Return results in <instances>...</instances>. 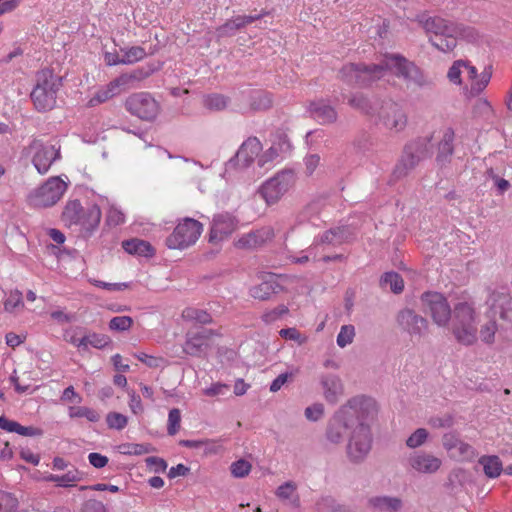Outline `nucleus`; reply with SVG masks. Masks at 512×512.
Masks as SVG:
<instances>
[{
  "mask_svg": "<svg viewBox=\"0 0 512 512\" xmlns=\"http://www.w3.org/2000/svg\"><path fill=\"white\" fill-rule=\"evenodd\" d=\"M387 71L408 84L419 87L428 84L421 69L399 54H386L379 64H346L340 70V78L348 85L364 87L384 77Z\"/></svg>",
  "mask_w": 512,
  "mask_h": 512,
  "instance_id": "nucleus-1",
  "label": "nucleus"
},
{
  "mask_svg": "<svg viewBox=\"0 0 512 512\" xmlns=\"http://www.w3.org/2000/svg\"><path fill=\"white\" fill-rule=\"evenodd\" d=\"M417 21L427 33L430 43L441 52L452 51L459 39L476 42L479 38L474 27L451 22L439 16L420 15Z\"/></svg>",
  "mask_w": 512,
  "mask_h": 512,
  "instance_id": "nucleus-2",
  "label": "nucleus"
},
{
  "mask_svg": "<svg viewBox=\"0 0 512 512\" xmlns=\"http://www.w3.org/2000/svg\"><path fill=\"white\" fill-rule=\"evenodd\" d=\"M487 320L478 328V340L487 346L496 342L497 333L501 334L504 325L512 328V297L492 291L487 300Z\"/></svg>",
  "mask_w": 512,
  "mask_h": 512,
  "instance_id": "nucleus-3",
  "label": "nucleus"
},
{
  "mask_svg": "<svg viewBox=\"0 0 512 512\" xmlns=\"http://www.w3.org/2000/svg\"><path fill=\"white\" fill-rule=\"evenodd\" d=\"M479 316L473 303L462 301L453 307L451 332L457 343L473 346L478 342Z\"/></svg>",
  "mask_w": 512,
  "mask_h": 512,
  "instance_id": "nucleus-4",
  "label": "nucleus"
},
{
  "mask_svg": "<svg viewBox=\"0 0 512 512\" xmlns=\"http://www.w3.org/2000/svg\"><path fill=\"white\" fill-rule=\"evenodd\" d=\"M102 213L99 206L93 204L83 208L79 200L67 201L63 212L62 221L69 228L77 227L80 234L89 238L99 227Z\"/></svg>",
  "mask_w": 512,
  "mask_h": 512,
  "instance_id": "nucleus-5",
  "label": "nucleus"
},
{
  "mask_svg": "<svg viewBox=\"0 0 512 512\" xmlns=\"http://www.w3.org/2000/svg\"><path fill=\"white\" fill-rule=\"evenodd\" d=\"M63 85L62 77L51 69H42L36 74L35 85L30 93L31 101L38 112L52 110L57 103L58 92Z\"/></svg>",
  "mask_w": 512,
  "mask_h": 512,
  "instance_id": "nucleus-6",
  "label": "nucleus"
},
{
  "mask_svg": "<svg viewBox=\"0 0 512 512\" xmlns=\"http://www.w3.org/2000/svg\"><path fill=\"white\" fill-rule=\"evenodd\" d=\"M432 136L419 137L409 142L403 150V154L395 166L394 174L401 178L410 173L424 159L432 155Z\"/></svg>",
  "mask_w": 512,
  "mask_h": 512,
  "instance_id": "nucleus-7",
  "label": "nucleus"
},
{
  "mask_svg": "<svg viewBox=\"0 0 512 512\" xmlns=\"http://www.w3.org/2000/svg\"><path fill=\"white\" fill-rule=\"evenodd\" d=\"M68 188L67 182L59 176H53L40 187L30 192L27 202L34 208H46L55 205Z\"/></svg>",
  "mask_w": 512,
  "mask_h": 512,
  "instance_id": "nucleus-8",
  "label": "nucleus"
},
{
  "mask_svg": "<svg viewBox=\"0 0 512 512\" xmlns=\"http://www.w3.org/2000/svg\"><path fill=\"white\" fill-rule=\"evenodd\" d=\"M141 80L140 74L137 72L123 73L107 85L100 87L95 94L88 100V107H95L105 103L113 97L136 87Z\"/></svg>",
  "mask_w": 512,
  "mask_h": 512,
  "instance_id": "nucleus-9",
  "label": "nucleus"
},
{
  "mask_svg": "<svg viewBox=\"0 0 512 512\" xmlns=\"http://www.w3.org/2000/svg\"><path fill=\"white\" fill-rule=\"evenodd\" d=\"M423 312L429 315L438 327H447L453 318L451 309L446 297L439 292H424L420 297Z\"/></svg>",
  "mask_w": 512,
  "mask_h": 512,
  "instance_id": "nucleus-10",
  "label": "nucleus"
},
{
  "mask_svg": "<svg viewBox=\"0 0 512 512\" xmlns=\"http://www.w3.org/2000/svg\"><path fill=\"white\" fill-rule=\"evenodd\" d=\"M203 231V225L193 219L184 218L166 239L170 249H185L196 243Z\"/></svg>",
  "mask_w": 512,
  "mask_h": 512,
  "instance_id": "nucleus-11",
  "label": "nucleus"
},
{
  "mask_svg": "<svg viewBox=\"0 0 512 512\" xmlns=\"http://www.w3.org/2000/svg\"><path fill=\"white\" fill-rule=\"evenodd\" d=\"M32 156V163L40 174H46L51 165L60 159V147L34 139L25 149Z\"/></svg>",
  "mask_w": 512,
  "mask_h": 512,
  "instance_id": "nucleus-12",
  "label": "nucleus"
},
{
  "mask_svg": "<svg viewBox=\"0 0 512 512\" xmlns=\"http://www.w3.org/2000/svg\"><path fill=\"white\" fill-rule=\"evenodd\" d=\"M372 447V434L368 424L358 423L353 429L348 444L347 455L353 462L363 461Z\"/></svg>",
  "mask_w": 512,
  "mask_h": 512,
  "instance_id": "nucleus-13",
  "label": "nucleus"
},
{
  "mask_svg": "<svg viewBox=\"0 0 512 512\" xmlns=\"http://www.w3.org/2000/svg\"><path fill=\"white\" fill-rule=\"evenodd\" d=\"M125 108L132 115L145 121L154 120L160 110L158 102L147 92L131 94L125 100Z\"/></svg>",
  "mask_w": 512,
  "mask_h": 512,
  "instance_id": "nucleus-14",
  "label": "nucleus"
},
{
  "mask_svg": "<svg viewBox=\"0 0 512 512\" xmlns=\"http://www.w3.org/2000/svg\"><path fill=\"white\" fill-rule=\"evenodd\" d=\"M294 183L291 171H282L265 181L259 189V194L268 205L277 203Z\"/></svg>",
  "mask_w": 512,
  "mask_h": 512,
  "instance_id": "nucleus-15",
  "label": "nucleus"
},
{
  "mask_svg": "<svg viewBox=\"0 0 512 512\" xmlns=\"http://www.w3.org/2000/svg\"><path fill=\"white\" fill-rule=\"evenodd\" d=\"M441 466L442 459L425 450L413 451L404 460V467L407 471L424 475L437 473Z\"/></svg>",
  "mask_w": 512,
  "mask_h": 512,
  "instance_id": "nucleus-16",
  "label": "nucleus"
},
{
  "mask_svg": "<svg viewBox=\"0 0 512 512\" xmlns=\"http://www.w3.org/2000/svg\"><path fill=\"white\" fill-rule=\"evenodd\" d=\"M379 123L386 129L399 132L407 125V115L403 108L392 101L384 102L378 112Z\"/></svg>",
  "mask_w": 512,
  "mask_h": 512,
  "instance_id": "nucleus-17",
  "label": "nucleus"
},
{
  "mask_svg": "<svg viewBox=\"0 0 512 512\" xmlns=\"http://www.w3.org/2000/svg\"><path fill=\"white\" fill-rule=\"evenodd\" d=\"M341 409H347V416L350 418L356 415L359 423L367 424L374 420L378 412L376 401L367 396H356L351 398Z\"/></svg>",
  "mask_w": 512,
  "mask_h": 512,
  "instance_id": "nucleus-18",
  "label": "nucleus"
},
{
  "mask_svg": "<svg viewBox=\"0 0 512 512\" xmlns=\"http://www.w3.org/2000/svg\"><path fill=\"white\" fill-rule=\"evenodd\" d=\"M239 220L229 212H221L213 216L209 241L217 243L228 238L238 228Z\"/></svg>",
  "mask_w": 512,
  "mask_h": 512,
  "instance_id": "nucleus-19",
  "label": "nucleus"
},
{
  "mask_svg": "<svg viewBox=\"0 0 512 512\" xmlns=\"http://www.w3.org/2000/svg\"><path fill=\"white\" fill-rule=\"evenodd\" d=\"M396 321L399 327L406 332L411 339H420L428 329V321L409 308L401 310L397 314Z\"/></svg>",
  "mask_w": 512,
  "mask_h": 512,
  "instance_id": "nucleus-20",
  "label": "nucleus"
},
{
  "mask_svg": "<svg viewBox=\"0 0 512 512\" xmlns=\"http://www.w3.org/2000/svg\"><path fill=\"white\" fill-rule=\"evenodd\" d=\"M349 233L344 227L331 228L314 238L313 243L308 248L314 258L325 250L326 246L336 247L348 241Z\"/></svg>",
  "mask_w": 512,
  "mask_h": 512,
  "instance_id": "nucleus-21",
  "label": "nucleus"
},
{
  "mask_svg": "<svg viewBox=\"0 0 512 512\" xmlns=\"http://www.w3.org/2000/svg\"><path fill=\"white\" fill-rule=\"evenodd\" d=\"M212 335V330L206 328H201L196 332H189L183 346L184 352L191 356H201L209 347Z\"/></svg>",
  "mask_w": 512,
  "mask_h": 512,
  "instance_id": "nucleus-22",
  "label": "nucleus"
},
{
  "mask_svg": "<svg viewBox=\"0 0 512 512\" xmlns=\"http://www.w3.org/2000/svg\"><path fill=\"white\" fill-rule=\"evenodd\" d=\"M262 150V144L257 137H249L238 149L235 159L230 160V164L234 161L240 168H247L259 157V153Z\"/></svg>",
  "mask_w": 512,
  "mask_h": 512,
  "instance_id": "nucleus-23",
  "label": "nucleus"
},
{
  "mask_svg": "<svg viewBox=\"0 0 512 512\" xmlns=\"http://www.w3.org/2000/svg\"><path fill=\"white\" fill-rule=\"evenodd\" d=\"M349 427L350 419L347 416V409L340 408L328 423L326 437L331 443L338 444L343 440Z\"/></svg>",
  "mask_w": 512,
  "mask_h": 512,
  "instance_id": "nucleus-24",
  "label": "nucleus"
},
{
  "mask_svg": "<svg viewBox=\"0 0 512 512\" xmlns=\"http://www.w3.org/2000/svg\"><path fill=\"white\" fill-rule=\"evenodd\" d=\"M290 148V142L286 138H280L278 142H274L269 149L259 155L257 159L258 167L265 171L271 169L279 158L289 152Z\"/></svg>",
  "mask_w": 512,
  "mask_h": 512,
  "instance_id": "nucleus-25",
  "label": "nucleus"
},
{
  "mask_svg": "<svg viewBox=\"0 0 512 512\" xmlns=\"http://www.w3.org/2000/svg\"><path fill=\"white\" fill-rule=\"evenodd\" d=\"M367 507L374 512H400L403 500L397 496L375 495L367 499Z\"/></svg>",
  "mask_w": 512,
  "mask_h": 512,
  "instance_id": "nucleus-26",
  "label": "nucleus"
},
{
  "mask_svg": "<svg viewBox=\"0 0 512 512\" xmlns=\"http://www.w3.org/2000/svg\"><path fill=\"white\" fill-rule=\"evenodd\" d=\"M261 280V283L256 284L249 289V295L252 298L265 301L280 291L281 286L274 275L265 274L261 277Z\"/></svg>",
  "mask_w": 512,
  "mask_h": 512,
  "instance_id": "nucleus-27",
  "label": "nucleus"
},
{
  "mask_svg": "<svg viewBox=\"0 0 512 512\" xmlns=\"http://www.w3.org/2000/svg\"><path fill=\"white\" fill-rule=\"evenodd\" d=\"M274 236V229L271 226H265L243 235L237 241V246L239 248L253 249L271 241Z\"/></svg>",
  "mask_w": 512,
  "mask_h": 512,
  "instance_id": "nucleus-28",
  "label": "nucleus"
},
{
  "mask_svg": "<svg viewBox=\"0 0 512 512\" xmlns=\"http://www.w3.org/2000/svg\"><path fill=\"white\" fill-rule=\"evenodd\" d=\"M310 116L320 124H330L336 121L337 112L325 100H316L309 104Z\"/></svg>",
  "mask_w": 512,
  "mask_h": 512,
  "instance_id": "nucleus-29",
  "label": "nucleus"
},
{
  "mask_svg": "<svg viewBox=\"0 0 512 512\" xmlns=\"http://www.w3.org/2000/svg\"><path fill=\"white\" fill-rule=\"evenodd\" d=\"M325 399L330 403H336L343 392L341 379L337 375L327 374L320 378Z\"/></svg>",
  "mask_w": 512,
  "mask_h": 512,
  "instance_id": "nucleus-30",
  "label": "nucleus"
},
{
  "mask_svg": "<svg viewBox=\"0 0 512 512\" xmlns=\"http://www.w3.org/2000/svg\"><path fill=\"white\" fill-rule=\"evenodd\" d=\"M0 428L10 433H17L21 436L37 437L43 435V430L34 426H23L5 416L0 417Z\"/></svg>",
  "mask_w": 512,
  "mask_h": 512,
  "instance_id": "nucleus-31",
  "label": "nucleus"
},
{
  "mask_svg": "<svg viewBox=\"0 0 512 512\" xmlns=\"http://www.w3.org/2000/svg\"><path fill=\"white\" fill-rule=\"evenodd\" d=\"M453 141L454 131L451 128H446L443 131L442 138L438 144V153L436 156V161L440 166H444L449 162L454 150Z\"/></svg>",
  "mask_w": 512,
  "mask_h": 512,
  "instance_id": "nucleus-32",
  "label": "nucleus"
},
{
  "mask_svg": "<svg viewBox=\"0 0 512 512\" xmlns=\"http://www.w3.org/2000/svg\"><path fill=\"white\" fill-rule=\"evenodd\" d=\"M122 248L128 254L139 257H151L154 254V249L149 242L137 238L123 241Z\"/></svg>",
  "mask_w": 512,
  "mask_h": 512,
  "instance_id": "nucleus-33",
  "label": "nucleus"
},
{
  "mask_svg": "<svg viewBox=\"0 0 512 512\" xmlns=\"http://www.w3.org/2000/svg\"><path fill=\"white\" fill-rule=\"evenodd\" d=\"M45 481L54 482L59 487H70L82 480V474L75 468L68 470L63 475L49 474L44 477Z\"/></svg>",
  "mask_w": 512,
  "mask_h": 512,
  "instance_id": "nucleus-34",
  "label": "nucleus"
},
{
  "mask_svg": "<svg viewBox=\"0 0 512 512\" xmlns=\"http://www.w3.org/2000/svg\"><path fill=\"white\" fill-rule=\"evenodd\" d=\"M479 464L483 467L485 475L489 478H497L503 471V465L498 456H482Z\"/></svg>",
  "mask_w": 512,
  "mask_h": 512,
  "instance_id": "nucleus-35",
  "label": "nucleus"
},
{
  "mask_svg": "<svg viewBox=\"0 0 512 512\" xmlns=\"http://www.w3.org/2000/svg\"><path fill=\"white\" fill-rule=\"evenodd\" d=\"M82 337L85 344V346H83V352L88 351L90 347L103 349L111 342L109 336L96 332L84 333Z\"/></svg>",
  "mask_w": 512,
  "mask_h": 512,
  "instance_id": "nucleus-36",
  "label": "nucleus"
},
{
  "mask_svg": "<svg viewBox=\"0 0 512 512\" xmlns=\"http://www.w3.org/2000/svg\"><path fill=\"white\" fill-rule=\"evenodd\" d=\"M449 456L456 461L468 462L476 458L477 452L472 445L461 440Z\"/></svg>",
  "mask_w": 512,
  "mask_h": 512,
  "instance_id": "nucleus-37",
  "label": "nucleus"
},
{
  "mask_svg": "<svg viewBox=\"0 0 512 512\" xmlns=\"http://www.w3.org/2000/svg\"><path fill=\"white\" fill-rule=\"evenodd\" d=\"M272 106L271 94L263 91H254L250 95V107L252 110H267Z\"/></svg>",
  "mask_w": 512,
  "mask_h": 512,
  "instance_id": "nucleus-38",
  "label": "nucleus"
},
{
  "mask_svg": "<svg viewBox=\"0 0 512 512\" xmlns=\"http://www.w3.org/2000/svg\"><path fill=\"white\" fill-rule=\"evenodd\" d=\"M381 286L384 288L389 287L390 290L399 294L404 289V281L402 277L396 272H386L380 280Z\"/></svg>",
  "mask_w": 512,
  "mask_h": 512,
  "instance_id": "nucleus-39",
  "label": "nucleus"
},
{
  "mask_svg": "<svg viewBox=\"0 0 512 512\" xmlns=\"http://www.w3.org/2000/svg\"><path fill=\"white\" fill-rule=\"evenodd\" d=\"M492 76L491 67H486L481 74L472 82L469 96L474 97L479 95L489 84Z\"/></svg>",
  "mask_w": 512,
  "mask_h": 512,
  "instance_id": "nucleus-40",
  "label": "nucleus"
},
{
  "mask_svg": "<svg viewBox=\"0 0 512 512\" xmlns=\"http://www.w3.org/2000/svg\"><path fill=\"white\" fill-rule=\"evenodd\" d=\"M68 415L70 418H86L90 422H97L100 419L97 411L85 406H70Z\"/></svg>",
  "mask_w": 512,
  "mask_h": 512,
  "instance_id": "nucleus-41",
  "label": "nucleus"
},
{
  "mask_svg": "<svg viewBox=\"0 0 512 512\" xmlns=\"http://www.w3.org/2000/svg\"><path fill=\"white\" fill-rule=\"evenodd\" d=\"M296 493V485L291 482H285L281 486L278 487L276 491V495L278 498L282 500H288L293 504V506L298 507L299 506V499L295 495Z\"/></svg>",
  "mask_w": 512,
  "mask_h": 512,
  "instance_id": "nucleus-42",
  "label": "nucleus"
},
{
  "mask_svg": "<svg viewBox=\"0 0 512 512\" xmlns=\"http://www.w3.org/2000/svg\"><path fill=\"white\" fill-rule=\"evenodd\" d=\"M155 449L150 444L126 443L119 446L120 453L124 455H143L153 452Z\"/></svg>",
  "mask_w": 512,
  "mask_h": 512,
  "instance_id": "nucleus-43",
  "label": "nucleus"
},
{
  "mask_svg": "<svg viewBox=\"0 0 512 512\" xmlns=\"http://www.w3.org/2000/svg\"><path fill=\"white\" fill-rule=\"evenodd\" d=\"M429 439V432L425 428L416 429L407 439L406 446L410 449H417L423 446Z\"/></svg>",
  "mask_w": 512,
  "mask_h": 512,
  "instance_id": "nucleus-44",
  "label": "nucleus"
},
{
  "mask_svg": "<svg viewBox=\"0 0 512 512\" xmlns=\"http://www.w3.org/2000/svg\"><path fill=\"white\" fill-rule=\"evenodd\" d=\"M121 52L123 53V64H133L135 62L142 60L146 55L145 49L140 46L122 48Z\"/></svg>",
  "mask_w": 512,
  "mask_h": 512,
  "instance_id": "nucleus-45",
  "label": "nucleus"
},
{
  "mask_svg": "<svg viewBox=\"0 0 512 512\" xmlns=\"http://www.w3.org/2000/svg\"><path fill=\"white\" fill-rule=\"evenodd\" d=\"M203 102L206 108L220 111L227 107L229 99L221 94H210L204 97Z\"/></svg>",
  "mask_w": 512,
  "mask_h": 512,
  "instance_id": "nucleus-46",
  "label": "nucleus"
},
{
  "mask_svg": "<svg viewBox=\"0 0 512 512\" xmlns=\"http://www.w3.org/2000/svg\"><path fill=\"white\" fill-rule=\"evenodd\" d=\"M18 499L12 493L0 490V512H17Z\"/></svg>",
  "mask_w": 512,
  "mask_h": 512,
  "instance_id": "nucleus-47",
  "label": "nucleus"
},
{
  "mask_svg": "<svg viewBox=\"0 0 512 512\" xmlns=\"http://www.w3.org/2000/svg\"><path fill=\"white\" fill-rule=\"evenodd\" d=\"M356 332L355 327L351 324L343 325L340 328V331L337 335L336 342L337 345L340 348H344L348 345H350L354 338H355Z\"/></svg>",
  "mask_w": 512,
  "mask_h": 512,
  "instance_id": "nucleus-48",
  "label": "nucleus"
},
{
  "mask_svg": "<svg viewBox=\"0 0 512 512\" xmlns=\"http://www.w3.org/2000/svg\"><path fill=\"white\" fill-rule=\"evenodd\" d=\"M24 307L22 292L18 289L9 292L8 297L4 301V309L7 312H14L15 309Z\"/></svg>",
  "mask_w": 512,
  "mask_h": 512,
  "instance_id": "nucleus-49",
  "label": "nucleus"
},
{
  "mask_svg": "<svg viewBox=\"0 0 512 512\" xmlns=\"http://www.w3.org/2000/svg\"><path fill=\"white\" fill-rule=\"evenodd\" d=\"M473 113L478 117L490 118L494 115V110L491 103L486 98H480L473 106Z\"/></svg>",
  "mask_w": 512,
  "mask_h": 512,
  "instance_id": "nucleus-50",
  "label": "nucleus"
},
{
  "mask_svg": "<svg viewBox=\"0 0 512 512\" xmlns=\"http://www.w3.org/2000/svg\"><path fill=\"white\" fill-rule=\"evenodd\" d=\"M348 103L353 108L360 110L365 114H372L373 108L369 100L362 94H355L348 99Z\"/></svg>",
  "mask_w": 512,
  "mask_h": 512,
  "instance_id": "nucleus-51",
  "label": "nucleus"
},
{
  "mask_svg": "<svg viewBox=\"0 0 512 512\" xmlns=\"http://www.w3.org/2000/svg\"><path fill=\"white\" fill-rule=\"evenodd\" d=\"M106 423L110 429L122 430L127 426L128 418L118 412H109L106 416Z\"/></svg>",
  "mask_w": 512,
  "mask_h": 512,
  "instance_id": "nucleus-52",
  "label": "nucleus"
},
{
  "mask_svg": "<svg viewBox=\"0 0 512 512\" xmlns=\"http://www.w3.org/2000/svg\"><path fill=\"white\" fill-rule=\"evenodd\" d=\"M133 319L130 316H116L109 322V329L112 331L123 332L131 328Z\"/></svg>",
  "mask_w": 512,
  "mask_h": 512,
  "instance_id": "nucleus-53",
  "label": "nucleus"
},
{
  "mask_svg": "<svg viewBox=\"0 0 512 512\" xmlns=\"http://www.w3.org/2000/svg\"><path fill=\"white\" fill-rule=\"evenodd\" d=\"M465 66L466 61L463 60H457L451 65L447 73V78L451 83L455 85H460L462 83L461 74Z\"/></svg>",
  "mask_w": 512,
  "mask_h": 512,
  "instance_id": "nucleus-54",
  "label": "nucleus"
},
{
  "mask_svg": "<svg viewBox=\"0 0 512 512\" xmlns=\"http://www.w3.org/2000/svg\"><path fill=\"white\" fill-rule=\"evenodd\" d=\"M181 412L178 408H173L168 414L167 433L174 436L180 430Z\"/></svg>",
  "mask_w": 512,
  "mask_h": 512,
  "instance_id": "nucleus-55",
  "label": "nucleus"
},
{
  "mask_svg": "<svg viewBox=\"0 0 512 512\" xmlns=\"http://www.w3.org/2000/svg\"><path fill=\"white\" fill-rule=\"evenodd\" d=\"M240 16L233 17L232 19L227 20L222 26L218 28V33L221 36H229L232 35L235 31L243 28V22L240 20Z\"/></svg>",
  "mask_w": 512,
  "mask_h": 512,
  "instance_id": "nucleus-56",
  "label": "nucleus"
},
{
  "mask_svg": "<svg viewBox=\"0 0 512 512\" xmlns=\"http://www.w3.org/2000/svg\"><path fill=\"white\" fill-rule=\"evenodd\" d=\"M125 222L124 213L117 208L116 206H110L107 215H106V223L109 226H118Z\"/></svg>",
  "mask_w": 512,
  "mask_h": 512,
  "instance_id": "nucleus-57",
  "label": "nucleus"
},
{
  "mask_svg": "<svg viewBox=\"0 0 512 512\" xmlns=\"http://www.w3.org/2000/svg\"><path fill=\"white\" fill-rule=\"evenodd\" d=\"M231 473L236 478H243L247 476L251 470V464L243 459L235 461L231 464Z\"/></svg>",
  "mask_w": 512,
  "mask_h": 512,
  "instance_id": "nucleus-58",
  "label": "nucleus"
},
{
  "mask_svg": "<svg viewBox=\"0 0 512 512\" xmlns=\"http://www.w3.org/2000/svg\"><path fill=\"white\" fill-rule=\"evenodd\" d=\"M304 415L307 420L316 422L324 415V406L321 403H315L305 408Z\"/></svg>",
  "mask_w": 512,
  "mask_h": 512,
  "instance_id": "nucleus-59",
  "label": "nucleus"
},
{
  "mask_svg": "<svg viewBox=\"0 0 512 512\" xmlns=\"http://www.w3.org/2000/svg\"><path fill=\"white\" fill-rule=\"evenodd\" d=\"M147 468L154 473H162L167 469V462L160 457L151 456L145 459Z\"/></svg>",
  "mask_w": 512,
  "mask_h": 512,
  "instance_id": "nucleus-60",
  "label": "nucleus"
},
{
  "mask_svg": "<svg viewBox=\"0 0 512 512\" xmlns=\"http://www.w3.org/2000/svg\"><path fill=\"white\" fill-rule=\"evenodd\" d=\"M287 313H288V307L281 304V305H278L277 307H275L274 309L265 312L262 315V319H263V321L269 323V322L276 321L281 316H283Z\"/></svg>",
  "mask_w": 512,
  "mask_h": 512,
  "instance_id": "nucleus-61",
  "label": "nucleus"
},
{
  "mask_svg": "<svg viewBox=\"0 0 512 512\" xmlns=\"http://www.w3.org/2000/svg\"><path fill=\"white\" fill-rule=\"evenodd\" d=\"M433 428H450L454 425V418L450 414L441 417H432L428 422Z\"/></svg>",
  "mask_w": 512,
  "mask_h": 512,
  "instance_id": "nucleus-62",
  "label": "nucleus"
},
{
  "mask_svg": "<svg viewBox=\"0 0 512 512\" xmlns=\"http://www.w3.org/2000/svg\"><path fill=\"white\" fill-rule=\"evenodd\" d=\"M460 441L461 439L458 435L453 432L445 433L442 437V445L449 455L454 451Z\"/></svg>",
  "mask_w": 512,
  "mask_h": 512,
  "instance_id": "nucleus-63",
  "label": "nucleus"
},
{
  "mask_svg": "<svg viewBox=\"0 0 512 512\" xmlns=\"http://www.w3.org/2000/svg\"><path fill=\"white\" fill-rule=\"evenodd\" d=\"M488 176L492 179L494 187L499 194L505 193L510 188V183L504 178L499 177L494 173L493 169L488 170Z\"/></svg>",
  "mask_w": 512,
  "mask_h": 512,
  "instance_id": "nucleus-64",
  "label": "nucleus"
}]
</instances>
